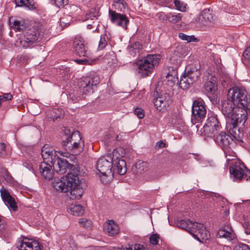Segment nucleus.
<instances>
[{
	"label": "nucleus",
	"instance_id": "obj_1",
	"mask_svg": "<svg viewBox=\"0 0 250 250\" xmlns=\"http://www.w3.org/2000/svg\"><path fill=\"white\" fill-rule=\"evenodd\" d=\"M222 112L233 127L238 124H244L246 120L245 112L240 107L228 98L222 102Z\"/></svg>",
	"mask_w": 250,
	"mask_h": 250
},
{
	"label": "nucleus",
	"instance_id": "obj_2",
	"mask_svg": "<svg viewBox=\"0 0 250 250\" xmlns=\"http://www.w3.org/2000/svg\"><path fill=\"white\" fill-rule=\"evenodd\" d=\"M177 225L179 228L189 232L199 241H201V239L206 240L210 238L209 232L207 231L202 224L193 223L187 219L177 222Z\"/></svg>",
	"mask_w": 250,
	"mask_h": 250
},
{
	"label": "nucleus",
	"instance_id": "obj_3",
	"mask_svg": "<svg viewBox=\"0 0 250 250\" xmlns=\"http://www.w3.org/2000/svg\"><path fill=\"white\" fill-rule=\"evenodd\" d=\"M62 145L66 151L76 155L83 150L84 141L80 132L75 131L62 142Z\"/></svg>",
	"mask_w": 250,
	"mask_h": 250
},
{
	"label": "nucleus",
	"instance_id": "obj_4",
	"mask_svg": "<svg viewBox=\"0 0 250 250\" xmlns=\"http://www.w3.org/2000/svg\"><path fill=\"white\" fill-rule=\"evenodd\" d=\"M160 59V55L156 54H148L143 59L138 60L136 62L138 72L143 76H148L159 64Z\"/></svg>",
	"mask_w": 250,
	"mask_h": 250
},
{
	"label": "nucleus",
	"instance_id": "obj_5",
	"mask_svg": "<svg viewBox=\"0 0 250 250\" xmlns=\"http://www.w3.org/2000/svg\"><path fill=\"white\" fill-rule=\"evenodd\" d=\"M40 35V30L38 27L33 26L25 31L23 38L17 41V46L24 49L32 48L35 46Z\"/></svg>",
	"mask_w": 250,
	"mask_h": 250
},
{
	"label": "nucleus",
	"instance_id": "obj_6",
	"mask_svg": "<svg viewBox=\"0 0 250 250\" xmlns=\"http://www.w3.org/2000/svg\"><path fill=\"white\" fill-rule=\"evenodd\" d=\"M54 170L58 173L63 174L66 172L79 174L80 168L78 165L69 164L65 159L54 156L53 160L51 161Z\"/></svg>",
	"mask_w": 250,
	"mask_h": 250
},
{
	"label": "nucleus",
	"instance_id": "obj_7",
	"mask_svg": "<svg viewBox=\"0 0 250 250\" xmlns=\"http://www.w3.org/2000/svg\"><path fill=\"white\" fill-rule=\"evenodd\" d=\"M248 97L247 91L243 87L238 86L229 89L227 94V98L239 107H244L246 100Z\"/></svg>",
	"mask_w": 250,
	"mask_h": 250
},
{
	"label": "nucleus",
	"instance_id": "obj_8",
	"mask_svg": "<svg viewBox=\"0 0 250 250\" xmlns=\"http://www.w3.org/2000/svg\"><path fill=\"white\" fill-rule=\"evenodd\" d=\"M78 174L74 173H67L65 177H62L60 180H55L52 185L53 187L58 191L67 192L69 190L70 187H72V183L78 182Z\"/></svg>",
	"mask_w": 250,
	"mask_h": 250
},
{
	"label": "nucleus",
	"instance_id": "obj_9",
	"mask_svg": "<svg viewBox=\"0 0 250 250\" xmlns=\"http://www.w3.org/2000/svg\"><path fill=\"white\" fill-rule=\"evenodd\" d=\"M100 83V78L97 75L86 77L80 81L79 88L81 92L86 94L92 93Z\"/></svg>",
	"mask_w": 250,
	"mask_h": 250
},
{
	"label": "nucleus",
	"instance_id": "obj_10",
	"mask_svg": "<svg viewBox=\"0 0 250 250\" xmlns=\"http://www.w3.org/2000/svg\"><path fill=\"white\" fill-rule=\"evenodd\" d=\"M200 76V71L196 69L195 70H188V71L181 76L180 86L184 89L188 88L190 85L195 82Z\"/></svg>",
	"mask_w": 250,
	"mask_h": 250
},
{
	"label": "nucleus",
	"instance_id": "obj_11",
	"mask_svg": "<svg viewBox=\"0 0 250 250\" xmlns=\"http://www.w3.org/2000/svg\"><path fill=\"white\" fill-rule=\"evenodd\" d=\"M207 110L202 101L195 100L192 106V120L201 122L206 117Z\"/></svg>",
	"mask_w": 250,
	"mask_h": 250
},
{
	"label": "nucleus",
	"instance_id": "obj_12",
	"mask_svg": "<svg viewBox=\"0 0 250 250\" xmlns=\"http://www.w3.org/2000/svg\"><path fill=\"white\" fill-rule=\"evenodd\" d=\"M96 168L101 174H112L111 156H107L100 158L97 161Z\"/></svg>",
	"mask_w": 250,
	"mask_h": 250
},
{
	"label": "nucleus",
	"instance_id": "obj_13",
	"mask_svg": "<svg viewBox=\"0 0 250 250\" xmlns=\"http://www.w3.org/2000/svg\"><path fill=\"white\" fill-rule=\"evenodd\" d=\"M17 248L19 250H41L38 241L29 239L26 237L19 240Z\"/></svg>",
	"mask_w": 250,
	"mask_h": 250
},
{
	"label": "nucleus",
	"instance_id": "obj_14",
	"mask_svg": "<svg viewBox=\"0 0 250 250\" xmlns=\"http://www.w3.org/2000/svg\"><path fill=\"white\" fill-rule=\"evenodd\" d=\"M109 15L112 22L125 29L127 28V25L129 22V20L125 15L118 13L115 11L110 10L109 11Z\"/></svg>",
	"mask_w": 250,
	"mask_h": 250
},
{
	"label": "nucleus",
	"instance_id": "obj_15",
	"mask_svg": "<svg viewBox=\"0 0 250 250\" xmlns=\"http://www.w3.org/2000/svg\"><path fill=\"white\" fill-rule=\"evenodd\" d=\"M221 127L220 123L216 115L210 116L204 126V131L208 134H214L215 131L219 130Z\"/></svg>",
	"mask_w": 250,
	"mask_h": 250
},
{
	"label": "nucleus",
	"instance_id": "obj_16",
	"mask_svg": "<svg viewBox=\"0 0 250 250\" xmlns=\"http://www.w3.org/2000/svg\"><path fill=\"white\" fill-rule=\"evenodd\" d=\"M84 40L81 38H75L73 42L74 49L80 57H88L87 47L85 45Z\"/></svg>",
	"mask_w": 250,
	"mask_h": 250
},
{
	"label": "nucleus",
	"instance_id": "obj_17",
	"mask_svg": "<svg viewBox=\"0 0 250 250\" xmlns=\"http://www.w3.org/2000/svg\"><path fill=\"white\" fill-rule=\"evenodd\" d=\"M215 141L225 150L229 148L233 139L229 134L225 132H221L216 136Z\"/></svg>",
	"mask_w": 250,
	"mask_h": 250
},
{
	"label": "nucleus",
	"instance_id": "obj_18",
	"mask_svg": "<svg viewBox=\"0 0 250 250\" xmlns=\"http://www.w3.org/2000/svg\"><path fill=\"white\" fill-rule=\"evenodd\" d=\"M170 101L168 95H161L154 100V104L159 111L167 110L169 106Z\"/></svg>",
	"mask_w": 250,
	"mask_h": 250
},
{
	"label": "nucleus",
	"instance_id": "obj_19",
	"mask_svg": "<svg viewBox=\"0 0 250 250\" xmlns=\"http://www.w3.org/2000/svg\"><path fill=\"white\" fill-rule=\"evenodd\" d=\"M246 167L243 164L240 163H235V164L231 167L229 168L230 173L233 176L235 180H241L244 177V173Z\"/></svg>",
	"mask_w": 250,
	"mask_h": 250
},
{
	"label": "nucleus",
	"instance_id": "obj_20",
	"mask_svg": "<svg viewBox=\"0 0 250 250\" xmlns=\"http://www.w3.org/2000/svg\"><path fill=\"white\" fill-rule=\"evenodd\" d=\"M72 187L69 188V197L72 200L79 199L83 195L84 191L83 188L80 187V181L78 177V182H73Z\"/></svg>",
	"mask_w": 250,
	"mask_h": 250
},
{
	"label": "nucleus",
	"instance_id": "obj_21",
	"mask_svg": "<svg viewBox=\"0 0 250 250\" xmlns=\"http://www.w3.org/2000/svg\"><path fill=\"white\" fill-rule=\"evenodd\" d=\"M52 167V165L48 164V162H46L45 161L40 164V173L44 179L50 180L53 178L54 172Z\"/></svg>",
	"mask_w": 250,
	"mask_h": 250
},
{
	"label": "nucleus",
	"instance_id": "obj_22",
	"mask_svg": "<svg viewBox=\"0 0 250 250\" xmlns=\"http://www.w3.org/2000/svg\"><path fill=\"white\" fill-rule=\"evenodd\" d=\"M217 236L219 238H224L228 240L231 241L235 238V235L231 227L229 225H225L217 232Z\"/></svg>",
	"mask_w": 250,
	"mask_h": 250
},
{
	"label": "nucleus",
	"instance_id": "obj_23",
	"mask_svg": "<svg viewBox=\"0 0 250 250\" xmlns=\"http://www.w3.org/2000/svg\"><path fill=\"white\" fill-rule=\"evenodd\" d=\"M104 232L108 236H113L117 234L119 232L118 225L113 220H108L104 225Z\"/></svg>",
	"mask_w": 250,
	"mask_h": 250
},
{
	"label": "nucleus",
	"instance_id": "obj_24",
	"mask_svg": "<svg viewBox=\"0 0 250 250\" xmlns=\"http://www.w3.org/2000/svg\"><path fill=\"white\" fill-rule=\"evenodd\" d=\"M112 169L114 173L116 170L120 175H124L126 172V162L124 160H117L112 162Z\"/></svg>",
	"mask_w": 250,
	"mask_h": 250
},
{
	"label": "nucleus",
	"instance_id": "obj_25",
	"mask_svg": "<svg viewBox=\"0 0 250 250\" xmlns=\"http://www.w3.org/2000/svg\"><path fill=\"white\" fill-rule=\"evenodd\" d=\"M214 21L213 15L209 9L204 10L199 18V21L203 25H207Z\"/></svg>",
	"mask_w": 250,
	"mask_h": 250
},
{
	"label": "nucleus",
	"instance_id": "obj_26",
	"mask_svg": "<svg viewBox=\"0 0 250 250\" xmlns=\"http://www.w3.org/2000/svg\"><path fill=\"white\" fill-rule=\"evenodd\" d=\"M182 59V54L178 51L175 50L170 58L169 61L173 65L172 69H176L180 65Z\"/></svg>",
	"mask_w": 250,
	"mask_h": 250
},
{
	"label": "nucleus",
	"instance_id": "obj_27",
	"mask_svg": "<svg viewBox=\"0 0 250 250\" xmlns=\"http://www.w3.org/2000/svg\"><path fill=\"white\" fill-rule=\"evenodd\" d=\"M68 212L74 215L80 216L83 214L84 209L81 205L72 204L69 208Z\"/></svg>",
	"mask_w": 250,
	"mask_h": 250
},
{
	"label": "nucleus",
	"instance_id": "obj_28",
	"mask_svg": "<svg viewBox=\"0 0 250 250\" xmlns=\"http://www.w3.org/2000/svg\"><path fill=\"white\" fill-rule=\"evenodd\" d=\"M183 17V15L181 13H167V21L172 23H176L180 22Z\"/></svg>",
	"mask_w": 250,
	"mask_h": 250
},
{
	"label": "nucleus",
	"instance_id": "obj_29",
	"mask_svg": "<svg viewBox=\"0 0 250 250\" xmlns=\"http://www.w3.org/2000/svg\"><path fill=\"white\" fill-rule=\"evenodd\" d=\"M42 155L43 161L48 159V162H51L53 160L54 156L53 152L45 146L43 147L42 150Z\"/></svg>",
	"mask_w": 250,
	"mask_h": 250
},
{
	"label": "nucleus",
	"instance_id": "obj_30",
	"mask_svg": "<svg viewBox=\"0 0 250 250\" xmlns=\"http://www.w3.org/2000/svg\"><path fill=\"white\" fill-rule=\"evenodd\" d=\"M205 88L209 92H214L217 89L215 80L213 79L212 80L207 81L205 83Z\"/></svg>",
	"mask_w": 250,
	"mask_h": 250
},
{
	"label": "nucleus",
	"instance_id": "obj_31",
	"mask_svg": "<svg viewBox=\"0 0 250 250\" xmlns=\"http://www.w3.org/2000/svg\"><path fill=\"white\" fill-rule=\"evenodd\" d=\"M167 79L168 82H171L172 83H174L177 81H178L177 70L172 69L171 70H169L167 76Z\"/></svg>",
	"mask_w": 250,
	"mask_h": 250
},
{
	"label": "nucleus",
	"instance_id": "obj_32",
	"mask_svg": "<svg viewBox=\"0 0 250 250\" xmlns=\"http://www.w3.org/2000/svg\"><path fill=\"white\" fill-rule=\"evenodd\" d=\"M113 6L120 11L124 10L126 7V3L124 0H114Z\"/></svg>",
	"mask_w": 250,
	"mask_h": 250
},
{
	"label": "nucleus",
	"instance_id": "obj_33",
	"mask_svg": "<svg viewBox=\"0 0 250 250\" xmlns=\"http://www.w3.org/2000/svg\"><path fill=\"white\" fill-rule=\"evenodd\" d=\"M13 28L16 31H22L25 29L26 23L24 21H14Z\"/></svg>",
	"mask_w": 250,
	"mask_h": 250
},
{
	"label": "nucleus",
	"instance_id": "obj_34",
	"mask_svg": "<svg viewBox=\"0 0 250 250\" xmlns=\"http://www.w3.org/2000/svg\"><path fill=\"white\" fill-rule=\"evenodd\" d=\"M119 250H147V249L142 245L136 244L131 246L128 245V247L122 246Z\"/></svg>",
	"mask_w": 250,
	"mask_h": 250
},
{
	"label": "nucleus",
	"instance_id": "obj_35",
	"mask_svg": "<svg viewBox=\"0 0 250 250\" xmlns=\"http://www.w3.org/2000/svg\"><path fill=\"white\" fill-rule=\"evenodd\" d=\"M51 118L55 121L58 119L62 118L63 117V115L62 111L58 109H54L51 111Z\"/></svg>",
	"mask_w": 250,
	"mask_h": 250
},
{
	"label": "nucleus",
	"instance_id": "obj_36",
	"mask_svg": "<svg viewBox=\"0 0 250 250\" xmlns=\"http://www.w3.org/2000/svg\"><path fill=\"white\" fill-rule=\"evenodd\" d=\"M108 40V37L106 35H102L99 42L98 49L102 50L104 48L107 44Z\"/></svg>",
	"mask_w": 250,
	"mask_h": 250
},
{
	"label": "nucleus",
	"instance_id": "obj_37",
	"mask_svg": "<svg viewBox=\"0 0 250 250\" xmlns=\"http://www.w3.org/2000/svg\"><path fill=\"white\" fill-rule=\"evenodd\" d=\"M174 3L177 10L181 12L186 11L187 7L186 3L179 0H174Z\"/></svg>",
	"mask_w": 250,
	"mask_h": 250
},
{
	"label": "nucleus",
	"instance_id": "obj_38",
	"mask_svg": "<svg viewBox=\"0 0 250 250\" xmlns=\"http://www.w3.org/2000/svg\"><path fill=\"white\" fill-rule=\"evenodd\" d=\"M113 175V172L112 171V174L109 173H105V174H101L99 175L100 177L101 181L104 184H108L112 178V176Z\"/></svg>",
	"mask_w": 250,
	"mask_h": 250
},
{
	"label": "nucleus",
	"instance_id": "obj_39",
	"mask_svg": "<svg viewBox=\"0 0 250 250\" xmlns=\"http://www.w3.org/2000/svg\"><path fill=\"white\" fill-rule=\"evenodd\" d=\"M148 167L149 164L147 162H142L136 165L138 172L140 173L147 171Z\"/></svg>",
	"mask_w": 250,
	"mask_h": 250
},
{
	"label": "nucleus",
	"instance_id": "obj_40",
	"mask_svg": "<svg viewBox=\"0 0 250 250\" xmlns=\"http://www.w3.org/2000/svg\"><path fill=\"white\" fill-rule=\"evenodd\" d=\"M3 201L7 206H9L14 211L17 210V206L15 202L14 199L12 196Z\"/></svg>",
	"mask_w": 250,
	"mask_h": 250
},
{
	"label": "nucleus",
	"instance_id": "obj_41",
	"mask_svg": "<svg viewBox=\"0 0 250 250\" xmlns=\"http://www.w3.org/2000/svg\"><path fill=\"white\" fill-rule=\"evenodd\" d=\"M179 37L183 40L187 41L188 42H196L197 41V39L193 35L188 36L183 33H179Z\"/></svg>",
	"mask_w": 250,
	"mask_h": 250
},
{
	"label": "nucleus",
	"instance_id": "obj_42",
	"mask_svg": "<svg viewBox=\"0 0 250 250\" xmlns=\"http://www.w3.org/2000/svg\"><path fill=\"white\" fill-rule=\"evenodd\" d=\"M122 152L121 149H114L112 152V157H111V162L114 161V160H123L122 159V153L121 154L120 152Z\"/></svg>",
	"mask_w": 250,
	"mask_h": 250
},
{
	"label": "nucleus",
	"instance_id": "obj_43",
	"mask_svg": "<svg viewBox=\"0 0 250 250\" xmlns=\"http://www.w3.org/2000/svg\"><path fill=\"white\" fill-rule=\"evenodd\" d=\"M79 223L82 227L86 228V229L90 228L92 225L90 220L83 218L79 219Z\"/></svg>",
	"mask_w": 250,
	"mask_h": 250
},
{
	"label": "nucleus",
	"instance_id": "obj_44",
	"mask_svg": "<svg viewBox=\"0 0 250 250\" xmlns=\"http://www.w3.org/2000/svg\"><path fill=\"white\" fill-rule=\"evenodd\" d=\"M245 103L246 104H244V107H242L241 109L243 111L245 112V114L247 116L248 112H250V95L248 96Z\"/></svg>",
	"mask_w": 250,
	"mask_h": 250
},
{
	"label": "nucleus",
	"instance_id": "obj_45",
	"mask_svg": "<svg viewBox=\"0 0 250 250\" xmlns=\"http://www.w3.org/2000/svg\"><path fill=\"white\" fill-rule=\"evenodd\" d=\"M159 238V236L157 234H153L150 236L149 241L151 244L157 245L158 244Z\"/></svg>",
	"mask_w": 250,
	"mask_h": 250
},
{
	"label": "nucleus",
	"instance_id": "obj_46",
	"mask_svg": "<svg viewBox=\"0 0 250 250\" xmlns=\"http://www.w3.org/2000/svg\"><path fill=\"white\" fill-rule=\"evenodd\" d=\"M56 6L60 7L67 4V0H50Z\"/></svg>",
	"mask_w": 250,
	"mask_h": 250
},
{
	"label": "nucleus",
	"instance_id": "obj_47",
	"mask_svg": "<svg viewBox=\"0 0 250 250\" xmlns=\"http://www.w3.org/2000/svg\"><path fill=\"white\" fill-rule=\"evenodd\" d=\"M69 97L74 103H77L81 99L80 95L74 92L69 94Z\"/></svg>",
	"mask_w": 250,
	"mask_h": 250
},
{
	"label": "nucleus",
	"instance_id": "obj_48",
	"mask_svg": "<svg viewBox=\"0 0 250 250\" xmlns=\"http://www.w3.org/2000/svg\"><path fill=\"white\" fill-rule=\"evenodd\" d=\"M0 194L3 201L6 200L11 196L9 192L5 188L0 189Z\"/></svg>",
	"mask_w": 250,
	"mask_h": 250
},
{
	"label": "nucleus",
	"instance_id": "obj_49",
	"mask_svg": "<svg viewBox=\"0 0 250 250\" xmlns=\"http://www.w3.org/2000/svg\"><path fill=\"white\" fill-rule=\"evenodd\" d=\"M134 113L140 119L143 118L145 116L144 110L139 107L135 108Z\"/></svg>",
	"mask_w": 250,
	"mask_h": 250
},
{
	"label": "nucleus",
	"instance_id": "obj_50",
	"mask_svg": "<svg viewBox=\"0 0 250 250\" xmlns=\"http://www.w3.org/2000/svg\"><path fill=\"white\" fill-rule=\"evenodd\" d=\"M98 15L97 14H95L92 12H89L86 14L85 18L86 20L88 21L89 20H97Z\"/></svg>",
	"mask_w": 250,
	"mask_h": 250
},
{
	"label": "nucleus",
	"instance_id": "obj_51",
	"mask_svg": "<svg viewBox=\"0 0 250 250\" xmlns=\"http://www.w3.org/2000/svg\"><path fill=\"white\" fill-rule=\"evenodd\" d=\"M157 16L159 20L162 21H167V14H166L164 12H160L157 14Z\"/></svg>",
	"mask_w": 250,
	"mask_h": 250
},
{
	"label": "nucleus",
	"instance_id": "obj_52",
	"mask_svg": "<svg viewBox=\"0 0 250 250\" xmlns=\"http://www.w3.org/2000/svg\"><path fill=\"white\" fill-rule=\"evenodd\" d=\"M0 96H1V99L3 102L10 100L13 98L12 95L9 93H4L3 95H0Z\"/></svg>",
	"mask_w": 250,
	"mask_h": 250
},
{
	"label": "nucleus",
	"instance_id": "obj_53",
	"mask_svg": "<svg viewBox=\"0 0 250 250\" xmlns=\"http://www.w3.org/2000/svg\"><path fill=\"white\" fill-rule=\"evenodd\" d=\"M243 226L245 229V232L247 234H250V222L245 221Z\"/></svg>",
	"mask_w": 250,
	"mask_h": 250
},
{
	"label": "nucleus",
	"instance_id": "obj_54",
	"mask_svg": "<svg viewBox=\"0 0 250 250\" xmlns=\"http://www.w3.org/2000/svg\"><path fill=\"white\" fill-rule=\"evenodd\" d=\"M6 154L5 145L2 143H0V156H3Z\"/></svg>",
	"mask_w": 250,
	"mask_h": 250
},
{
	"label": "nucleus",
	"instance_id": "obj_55",
	"mask_svg": "<svg viewBox=\"0 0 250 250\" xmlns=\"http://www.w3.org/2000/svg\"><path fill=\"white\" fill-rule=\"evenodd\" d=\"M142 48V45L138 42H135L131 46V48L134 50L135 53H136L137 50L138 51V50L141 49Z\"/></svg>",
	"mask_w": 250,
	"mask_h": 250
},
{
	"label": "nucleus",
	"instance_id": "obj_56",
	"mask_svg": "<svg viewBox=\"0 0 250 250\" xmlns=\"http://www.w3.org/2000/svg\"><path fill=\"white\" fill-rule=\"evenodd\" d=\"M243 56L245 59L250 60V46L245 50Z\"/></svg>",
	"mask_w": 250,
	"mask_h": 250
},
{
	"label": "nucleus",
	"instance_id": "obj_57",
	"mask_svg": "<svg viewBox=\"0 0 250 250\" xmlns=\"http://www.w3.org/2000/svg\"><path fill=\"white\" fill-rule=\"evenodd\" d=\"M236 250H250V249L247 245L242 244L238 246Z\"/></svg>",
	"mask_w": 250,
	"mask_h": 250
},
{
	"label": "nucleus",
	"instance_id": "obj_58",
	"mask_svg": "<svg viewBox=\"0 0 250 250\" xmlns=\"http://www.w3.org/2000/svg\"><path fill=\"white\" fill-rule=\"evenodd\" d=\"M243 178L245 179L247 181H250V170L248 169L247 167L245 171Z\"/></svg>",
	"mask_w": 250,
	"mask_h": 250
},
{
	"label": "nucleus",
	"instance_id": "obj_59",
	"mask_svg": "<svg viewBox=\"0 0 250 250\" xmlns=\"http://www.w3.org/2000/svg\"><path fill=\"white\" fill-rule=\"evenodd\" d=\"M87 27L89 29H93L94 31L96 30L97 28V24L94 21H93L92 24H88Z\"/></svg>",
	"mask_w": 250,
	"mask_h": 250
},
{
	"label": "nucleus",
	"instance_id": "obj_60",
	"mask_svg": "<svg viewBox=\"0 0 250 250\" xmlns=\"http://www.w3.org/2000/svg\"><path fill=\"white\" fill-rule=\"evenodd\" d=\"M88 61V60L86 59H77L75 60V62H77L79 64L85 63Z\"/></svg>",
	"mask_w": 250,
	"mask_h": 250
},
{
	"label": "nucleus",
	"instance_id": "obj_61",
	"mask_svg": "<svg viewBox=\"0 0 250 250\" xmlns=\"http://www.w3.org/2000/svg\"><path fill=\"white\" fill-rule=\"evenodd\" d=\"M4 228V221L0 218V231H1Z\"/></svg>",
	"mask_w": 250,
	"mask_h": 250
},
{
	"label": "nucleus",
	"instance_id": "obj_62",
	"mask_svg": "<svg viewBox=\"0 0 250 250\" xmlns=\"http://www.w3.org/2000/svg\"><path fill=\"white\" fill-rule=\"evenodd\" d=\"M160 147H164L165 146V144L162 141H160L157 143Z\"/></svg>",
	"mask_w": 250,
	"mask_h": 250
},
{
	"label": "nucleus",
	"instance_id": "obj_63",
	"mask_svg": "<svg viewBox=\"0 0 250 250\" xmlns=\"http://www.w3.org/2000/svg\"><path fill=\"white\" fill-rule=\"evenodd\" d=\"M29 0H20V2L21 5H26L27 3H28Z\"/></svg>",
	"mask_w": 250,
	"mask_h": 250
},
{
	"label": "nucleus",
	"instance_id": "obj_64",
	"mask_svg": "<svg viewBox=\"0 0 250 250\" xmlns=\"http://www.w3.org/2000/svg\"><path fill=\"white\" fill-rule=\"evenodd\" d=\"M70 132H71V131L69 129L64 128V134L66 135V136L68 135L70 133Z\"/></svg>",
	"mask_w": 250,
	"mask_h": 250
}]
</instances>
